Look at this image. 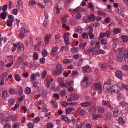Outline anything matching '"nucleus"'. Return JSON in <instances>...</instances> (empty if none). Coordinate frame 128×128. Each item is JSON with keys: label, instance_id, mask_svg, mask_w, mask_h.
I'll use <instances>...</instances> for the list:
<instances>
[{"label": "nucleus", "instance_id": "13", "mask_svg": "<svg viewBox=\"0 0 128 128\" xmlns=\"http://www.w3.org/2000/svg\"><path fill=\"white\" fill-rule=\"evenodd\" d=\"M52 40V36L50 35H46L44 38V42L46 44H48Z\"/></svg>", "mask_w": 128, "mask_h": 128}, {"label": "nucleus", "instance_id": "50", "mask_svg": "<svg viewBox=\"0 0 128 128\" xmlns=\"http://www.w3.org/2000/svg\"><path fill=\"white\" fill-rule=\"evenodd\" d=\"M46 76H48V72L46 71H43L42 72V78L44 80L46 78Z\"/></svg>", "mask_w": 128, "mask_h": 128}, {"label": "nucleus", "instance_id": "33", "mask_svg": "<svg viewBox=\"0 0 128 128\" xmlns=\"http://www.w3.org/2000/svg\"><path fill=\"white\" fill-rule=\"evenodd\" d=\"M105 34H106V38H110V36H112V30H107Z\"/></svg>", "mask_w": 128, "mask_h": 128}, {"label": "nucleus", "instance_id": "20", "mask_svg": "<svg viewBox=\"0 0 128 128\" xmlns=\"http://www.w3.org/2000/svg\"><path fill=\"white\" fill-rule=\"evenodd\" d=\"M81 106L82 108H88V106H92V103L90 102H86L81 104Z\"/></svg>", "mask_w": 128, "mask_h": 128}, {"label": "nucleus", "instance_id": "18", "mask_svg": "<svg viewBox=\"0 0 128 128\" xmlns=\"http://www.w3.org/2000/svg\"><path fill=\"white\" fill-rule=\"evenodd\" d=\"M118 124H120V126H124L126 124V122L122 118H120L118 120Z\"/></svg>", "mask_w": 128, "mask_h": 128}, {"label": "nucleus", "instance_id": "29", "mask_svg": "<svg viewBox=\"0 0 128 128\" xmlns=\"http://www.w3.org/2000/svg\"><path fill=\"white\" fill-rule=\"evenodd\" d=\"M82 86H88V78H84V80L82 82Z\"/></svg>", "mask_w": 128, "mask_h": 128}, {"label": "nucleus", "instance_id": "63", "mask_svg": "<svg viewBox=\"0 0 128 128\" xmlns=\"http://www.w3.org/2000/svg\"><path fill=\"white\" fill-rule=\"evenodd\" d=\"M120 86L121 88H125V90H128V86L124 85V84H122V83H120Z\"/></svg>", "mask_w": 128, "mask_h": 128}, {"label": "nucleus", "instance_id": "24", "mask_svg": "<svg viewBox=\"0 0 128 128\" xmlns=\"http://www.w3.org/2000/svg\"><path fill=\"white\" fill-rule=\"evenodd\" d=\"M59 86L62 88H68V86L64 82L60 84Z\"/></svg>", "mask_w": 128, "mask_h": 128}, {"label": "nucleus", "instance_id": "12", "mask_svg": "<svg viewBox=\"0 0 128 128\" xmlns=\"http://www.w3.org/2000/svg\"><path fill=\"white\" fill-rule=\"evenodd\" d=\"M82 72L84 74H86V72H92V69L90 68V66H85L82 68Z\"/></svg>", "mask_w": 128, "mask_h": 128}, {"label": "nucleus", "instance_id": "51", "mask_svg": "<svg viewBox=\"0 0 128 128\" xmlns=\"http://www.w3.org/2000/svg\"><path fill=\"white\" fill-rule=\"evenodd\" d=\"M52 90H54L55 92H58L59 90H60V88L58 86H55V87H52L51 88Z\"/></svg>", "mask_w": 128, "mask_h": 128}, {"label": "nucleus", "instance_id": "10", "mask_svg": "<svg viewBox=\"0 0 128 128\" xmlns=\"http://www.w3.org/2000/svg\"><path fill=\"white\" fill-rule=\"evenodd\" d=\"M76 110V109L74 108H66V114H72Z\"/></svg>", "mask_w": 128, "mask_h": 128}, {"label": "nucleus", "instance_id": "19", "mask_svg": "<svg viewBox=\"0 0 128 128\" xmlns=\"http://www.w3.org/2000/svg\"><path fill=\"white\" fill-rule=\"evenodd\" d=\"M51 104H52L53 106L55 108H58V102L56 100H54L51 101Z\"/></svg>", "mask_w": 128, "mask_h": 128}, {"label": "nucleus", "instance_id": "28", "mask_svg": "<svg viewBox=\"0 0 128 128\" xmlns=\"http://www.w3.org/2000/svg\"><path fill=\"white\" fill-rule=\"evenodd\" d=\"M59 95L61 98H64L66 96V90H62L59 92Z\"/></svg>", "mask_w": 128, "mask_h": 128}, {"label": "nucleus", "instance_id": "34", "mask_svg": "<svg viewBox=\"0 0 128 128\" xmlns=\"http://www.w3.org/2000/svg\"><path fill=\"white\" fill-rule=\"evenodd\" d=\"M45 86H46V88H50L52 86V83L50 81V80H46L44 82Z\"/></svg>", "mask_w": 128, "mask_h": 128}, {"label": "nucleus", "instance_id": "4", "mask_svg": "<svg viewBox=\"0 0 128 128\" xmlns=\"http://www.w3.org/2000/svg\"><path fill=\"white\" fill-rule=\"evenodd\" d=\"M17 52H24V44L22 42L17 44Z\"/></svg>", "mask_w": 128, "mask_h": 128}, {"label": "nucleus", "instance_id": "11", "mask_svg": "<svg viewBox=\"0 0 128 128\" xmlns=\"http://www.w3.org/2000/svg\"><path fill=\"white\" fill-rule=\"evenodd\" d=\"M60 4H62V2H60V4H56L55 6V10L57 14H59L60 12V10H62V8H60Z\"/></svg>", "mask_w": 128, "mask_h": 128}, {"label": "nucleus", "instance_id": "47", "mask_svg": "<svg viewBox=\"0 0 128 128\" xmlns=\"http://www.w3.org/2000/svg\"><path fill=\"white\" fill-rule=\"evenodd\" d=\"M36 74H32L30 77L31 82H36Z\"/></svg>", "mask_w": 128, "mask_h": 128}, {"label": "nucleus", "instance_id": "61", "mask_svg": "<svg viewBox=\"0 0 128 128\" xmlns=\"http://www.w3.org/2000/svg\"><path fill=\"white\" fill-rule=\"evenodd\" d=\"M28 126V128H34V124L32 123V122H29L27 124Z\"/></svg>", "mask_w": 128, "mask_h": 128}, {"label": "nucleus", "instance_id": "38", "mask_svg": "<svg viewBox=\"0 0 128 128\" xmlns=\"http://www.w3.org/2000/svg\"><path fill=\"white\" fill-rule=\"evenodd\" d=\"M26 94H32V89L28 87L26 88L25 91Z\"/></svg>", "mask_w": 128, "mask_h": 128}, {"label": "nucleus", "instance_id": "17", "mask_svg": "<svg viewBox=\"0 0 128 128\" xmlns=\"http://www.w3.org/2000/svg\"><path fill=\"white\" fill-rule=\"evenodd\" d=\"M116 76L118 78L122 80V71H117L116 73Z\"/></svg>", "mask_w": 128, "mask_h": 128}, {"label": "nucleus", "instance_id": "31", "mask_svg": "<svg viewBox=\"0 0 128 128\" xmlns=\"http://www.w3.org/2000/svg\"><path fill=\"white\" fill-rule=\"evenodd\" d=\"M120 106H123V108H126V106H128V103L126 102H125L124 100L120 101Z\"/></svg>", "mask_w": 128, "mask_h": 128}, {"label": "nucleus", "instance_id": "21", "mask_svg": "<svg viewBox=\"0 0 128 128\" xmlns=\"http://www.w3.org/2000/svg\"><path fill=\"white\" fill-rule=\"evenodd\" d=\"M108 64L106 63L103 64L101 66L102 70L104 71L108 70Z\"/></svg>", "mask_w": 128, "mask_h": 128}, {"label": "nucleus", "instance_id": "53", "mask_svg": "<svg viewBox=\"0 0 128 128\" xmlns=\"http://www.w3.org/2000/svg\"><path fill=\"white\" fill-rule=\"evenodd\" d=\"M66 84H67V86H72L74 84V82L68 80L66 81Z\"/></svg>", "mask_w": 128, "mask_h": 128}, {"label": "nucleus", "instance_id": "37", "mask_svg": "<svg viewBox=\"0 0 128 128\" xmlns=\"http://www.w3.org/2000/svg\"><path fill=\"white\" fill-rule=\"evenodd\" d=\"M117 98L118 100H124V95H122L120 93H119L118 94Z\"/></svg>", "mask_w": 128, "mask_h": 128}, {"label": "nucleus", "instance_id": "2", "mask_svg": "<svg viewBox=\"0 0 128 128\" xmlns=\"http://www.w3.org/2000/svg\"><path fill=\"white\" fill-rule=\"evenodd\" d=\"M62 64H58L56 66V70L52 72L53 76H60L62 74Z\"/></svg>", "mask_w": 128, "mask_h": 128}, {"label": "nucleus", "instance_id": "39", "mask_svg": "<svg viewBox=\"0 0 128 128\" xmlns=\"http://www.w3.org/2000/svg\"><path fill=\"white\" fill-rule=\"evenodd\" d=\"M60 50L62 52H68V47L62 46Z\"/></svg>", "mask_w": 128, "mask_h": 128}, {"label": "nucleus", "instance_id": "57", "mask_svg": "<svg viewBox=\"0 0 128 128\" xmlns=\"http://www.w3.org/2000/svg\"><path fill=\"white\" fill-rule=\"evenodd\" d=\"M48 51L46 50H43L42 56L44 58H46L48 56Z\"/></svg>", "mask_w": 128, "mask_h": 128}, {"label": "nucleus", "instance_id": "26", "mask_svg": "<svg viewBox=\"0 0 128 128\" xmlns=\"http://www.w3.org/2000/svg\"><path fill=\"white\" fill-rule=\"evenodd\" d=\"M112 118V114L108 112L105 114V120H110Z\"/></svg>", "mask_w": 128, "mask_h": 128}, {"label": "nucleus", "instance_id": "43", "mask_svg": "<svg viewBox=\"0 0 128 128\" xmlns=\"http://www.w3.org/2000/svg\"><path fill=\"white\" fill-rule=\"evenodd\" d=\"M110 104V101L103 100L102 101V106H108V105Z\"/></svg>", "mask_w": 128, "mask_h": 128}, {"label": "nucleus", "instance_id": "42", "mask_svg": "<svg viewBox=\"0 0 128 128\" xmlns=\"http://www.w3.org/2000/svg\"><path fill=\"white\" fill-rule=\"evenodd\" d=\"M9 93L10 94H18V92L14 88H11L9 90Z\"/></svg>", "mask_w": 128, "mask_h": 128}, {"label": "nucleus", "instance_id": "8", "mask_svg": "<svg viewBox=\"0 0 128 128\" xmlns=\"http://www.w3.org/2000/svg\"><path fill=\"white\" fill-rule=\"evenodd\" d=\"M94 86L96 90H99L98 94H100L102 92V86L100 84H96Z\"/></svg>", "mask_w": 128, "mask_h": 128}, {"label": "nucleus", "instance_id": "60", "mask_svg": "<svg viewBox=\"0 0 128 128\" xmlns=\"http://www.w3.org/2000/svg\"><path fill=\"white\" fill-rule=\"evenodd\" d=\"M82 10V8H76V10H73V13L74 14V12H80Z\"/></svg>", "mask_w": 128, "mask_h": 128}, {"label": "nucleus", "instance_id": "54", "mask_svg": "<svg viewBox=\"0 0 128 128\" xmlns=\"http://www.w3.org/2000/svg\"><path fill=\"white\" fill-rule=\"evenodd\" d=\"M33 58L35 60H38V53L34 52V54Z\"/></svg>", "mask_w": 128, "mask_h": 128}, {"label": "nucleus", "instance_id": "23", "mask_svg": "<svg viewBox=\"0 0 128 128\" xmlns=\"http://www.w3.org/2000/svg\"><path fill=\"white\" fill-rule=\"evenodd\" d=\"M58 48L54 47L52 48V51L51 52L52 56H54V54H56V52H58Z\"/></svg>", "mask_w": 128, "mask_h": 128}, {"label": "nucleus", "instance_id": "56", "mask_svg": "<svg viewBox=\"0 0 128 128\" xmlns=\"http://www.w3.org/2000/svg\"><path fill=\"white\" fill-rule=\"evenodd\" d=\"M104 38H106V33H101L100 35V40Z\"/></svg>", "mask_w": 128, "mask_h": 128}, {"label": "nucleus", "instance_id": "45", "mask_svg": "<svg viewBox=\"0 0 128 128\" xmlns=\"http://www.w3.org/2000/svg\"><path fill=\"white\" fill-rule=\"evenodd\" d=\"M40 122V118L37 117L35 118L34 120H33V122L34 124H38Z\"/></svg>", "mask_w": 128, "mask_h": 128}, {"label": "nucleus", "instance_id": "35", "mask_svg": "<svg viewBox=\"0 0 128 128\" xmlns=\"http://www.w3.org/2000/svg\"><path fill=\"white\" fill-rule=\"evenodd\" d=\"M122 40V41H123V42H128V36H121Z\"/></svg>", "mask_w": 128, "mask_h": 128}, {"label": "nucleus", "instance_id": "5", "mask_svg": "<svg viewBox=\"0 0 128 128\" xmlns=\"http://www.w3.org/2000/svg\"><path fill=\"white\" fill-rule=\"evenodd\" d=\"M116 60L118 62H122V60H124L122 50H120L118 52H117V56L116 58Z\"/></svg>", "mask_w": 128, "mask_h": 128}, {"label": "nucleus", "instance_id": "55", "mask_svg": "<svg viewBox=\"0 0 128 128\" xmlns=\"http://www.w3.org/2000/svg\"><path fill=\"white\" fill-rule=\"evenodd\" d=\"M101 42L102 44L106 45L108 44V40L106 38H103Z\"/></svg>", "mask_w": 128, "mask_h": 128}, {"label": "nucleus", "instance_id": "14", "mask_svg": "<svg viewBox=\"0 0 128 128\" xmlns=\"http://www.w3.org/2000/svg\"><path fill=\"white\" fill-rule=\"evenodd\" d=\"M8 12H2L0 15V18H2V20H6V19L8 16Z\"/></svg>", "mask_w": 128, "mask_h": 128}, {"label": "nucleus", "instance_id": "58", "mask_svg": "<svg viewBox=\"0 0 128 128\" xmlns=\"http://www.w3.org/2000/svg\"><path fill=\"white\" fill-rule=\"evenodd\" d=\"M82 36L84 40H88V35L86 33H83Z\"/></svg>", "mask_w": 128, "mask_h": 128}, {"label": "nucleus", "instance_id": "7", "mask_svg": "<svg viewBox=\"0 0 128 128\" xmlns=\"http://www.w3.org/2000/svg\"><path fill=\"white\" fill-rule=\"evenodd\" d=\"M65 44L66 46H68L70 44V33H66L64 36Z\"/></svg>", "mask_w": 128, "mask_h": 128}, {"label": "nucleus", "instance_id": "48", "mask_svg": "<svg viewBox=\"0 0 128 128\" xmlns=\"http://www.w3.org/2000/svg\"><path fill=\"white\" fill-rule=\"evenodd\" d=\"M8 20H10V22H14L16 20L14 19V16H12V15H9L8 16Z\"/></svg>", "mask_w": 128, "mask_h": 128}, {"label": "nucleus", "instance_id": "64", "mask_svg": "<svg viewBox=\"0 0 128 128\" xmlns=\"http://www.w3.org/2000/svg\"><path fill=\"white\" fill-rule=\"evenodd\" d=\"M122 70H126V72H128V65H124L122 66Z\"/></svg>", "mask_w": 128, "mask_h": 128}, {"label": "nucleus", "instance_id": "16", "mask_svg": "<svg viewBox=\"0 0 128 128\" xmlns=\"http://www.w3.org/2000/svg\"><path fill=\"white\" fill-rule=\"evenodd\" d=\"M61 118L62 120H64V122H68V124H70V122H72L70 120V118H68L66 116H62Z\"/></svg>", "mask_w": 128, "mask_h": 128}, {"label": "nucleus", "instance_id": "1", "mask_svg": "<svg viewBox=\"0 0 128 128\" xmlns=\"http://www.w3.org/2000/svg\"><path fill=\"white\" fill-rule=\"evenodd\" d=\"M120 84L118 83V84H114L111 87L110 84L106 82L104 84V90H106L107 92H109L110 94H112V92H114V94L120 92L122 88Z\"/></svg>", "mask_w": 128, "mask_h": 128}, {"label": "nucleus", "instance_id": "44", "mask_svg": "<svg viewBox=\"0 0 128 128\" xmlns=\"http://www.w3.org/2000/svg\"><path fill=\"white\" fill-rule=\"evenodd\" d=\"M8 94V90H5L2 92V98H6Z\"/></svg>", "mask_w": 128, "mask_h": 128}, {"label": "nucleus", "instance_id": "32", "mask_svg": "<svg viewBox=\"0 0 128 128\" xmlns=\"http://www.w3.org/2000/svg\"><path fill=\"white\" fill-rule=\"evenodd\" d=\"M76 32H78L79 34H82L84 32V29L82 28V27H77L76 28Z\"/></svg>", "mask_w": 128, "mask_h": 128}, {"label": "nucleus", "instance_id": "15", "mask_svg": "<svg viewBox=\"0 0 128 128\" xmlns=\"http://www.w3.org/2000/svg\"><path fill=\"white\" fill-rule=\"evenodd\" d=\"M114 114L115 118H118V116H120V108H115Z\"/></svg>", "mask_w": 128, "mask_h": 128}, {"label": "nucleus", "instance_id": "30", "mask_svg": "<svg viewBox=\"0 0 128 128\" xmlns=\"http://www.w3.org/2000/svg\"><path fill=\"white\" fill-rule=\"evenodd\" d=\"M102 115H93V120H98V118H102Z\"/></svg>", "mask_w": 128, "mask_h": 128}, {"label": "nucleus", "instance_id": "52", "mask_svg": "<svg viewBox=\"0 0 128 128\" xmlns=\"http://www.w3.org/2000/svg\"><path fill=\"white\" fill-rule=\"evenodd\" d=\"M79 50H80V49L78 48H72L71 50V52H75V54H78Z\"/></svg>", "mask_w": 128, "mask_h": 128}, {"label": "nucleus", "instance_id": "3", "mask_svg": "<svg viewBox=\"0 0 128 128\" xmlns=\"http://www.w3.org/2000/svg\"><path fill=\"white\" fill-rule=\"evenodd\" d=\"M80 98V95L76 94H72L70 95V98L68 99V102H74L78 100Z\"/></svg>", "mask_w": 128, "mask_h": 128}, {"label": "nucleus", "instance_id": "49", "mask_svg": "<svg viewBox=\"0 0 128 128\" xmlns=\"http://www.w3.org/2000/svg\"><path fill=\"white\" fill-rule=\"evenodd\" d=\"M70 103H68V102H62V105L64 108H66V107L68 106H70Z\"/></svg>", "mask_w": 128, "mask_h": 128}, {"label": "nucleus", "instance_id": "59", "mask_svg": "<svg viewBox=\"0 0 128 128\" xmlns=\"http://www.w3.org/2000/svg\"><path fill=\"white\" fill-rule=\"evenodd\" d=\"M34 40L32 38H30L27 41V44H33Z\"/></svg>", "mask_w": 128, "mask_h": 128}, {"label": "nucleus", "instance_id": "46", "mask_svg": "<svg viewBox=\"0 0 128 128\" xmlns=\"http://www.w3.org/2000/svg\"><path fill=\"white\" fill-rule=\"evenodd\" d=\"M16 50H18V44H14L12 48V52H16Z\"/></svg>", "mask_w": 128, "mask_h": 128}, {"label": "nucleus", "instance_id": "62", "mask_svg": "<svg viewBox=\"0 0 128 128\" xmlns=\"http://www.w3.org/2000/svg\"><path fill=\"white\" fill-rule=\"evenodd\" d=\"M34 50L36 52H40V46H38V45H36L34 46Z\"/></svg>", "mask_w": 128, "mask_h": 128}, {"label": "nucleus", "instance_id": "22", "mask_svg": "<svg viewBox=\"0 0 128 128\" xmlns=\"http://www.w3.org/2000/svg\"><path fill=\"white\" fill-rule=\"evenodd\" d=\"M62 22H63L62 28H64L66 26V24L68 23V18L66 17L63 18H62Z\"/></svg>", "mask_w": 128, "mask_h": 128}, {"label": "nucleus", "instance_id": "40", "mask_svg": "<svg viewBox=\"0 0 128 128\" xmlns=\"http://www.w3.org/2000/svg\"><path fill=\"white\" fill-rule=\"evenodd\" d=\"M98 112L100 114H104L106 112V108L104 107H100L98 109Z\"/></svg>", "mask_w": 128, "mask_h": 128}, {"label": "nucleus", "instance_id": "6", "mask_svg": "<svg viewBox=\"0 0 128 128\" xmlns=\"http://www.w3.org/2000/svg\"><path fill=\"white\" fill-rule=\"evenodd\" d=\"M30 32V30H26V28H22L20 29V38H24V34H28Z\"/></svg>", "mask_w": 128, "mask_h": 128}, {"label": "nucleus", "instance_id": "9", "mask_svg": "<svg viewBox=\"0 0 128 128\" xmlns=\"http://www.w3.org/2000/svg\"><path fill=\"white\" fill-rule=\"evenodd\" d=\"M88 20H86V24L90 22H94L96 20V16L94 15H90L88 16Z\"/></svg>", "mask_w": 128, "mask_h": 128}, {"label": "nucleus", "instance_id": "41", "mask_svg": "<svg viewBox=\"0 0 128 128\" xmlns=\"http://www.w3.org/2000/svg\"><path fill=\"white\" fill-rule=\"evenodd\" d=\"M24 62V58L22 57H20L17 60L18 64H22Z\"/></svg>", "mask_w": 128, "mask_h": 128}, {"label": "nucleus", "instance_id": "36", "mask_svg": "<svg viewBox=\"0 0 128 128\" xmlns=\"http://www.w3.org/2000/svg\"><path fill=\"white\" fill-rule=\"evenodd\" d=\"M54 125L52 122H49L46 124V128H54Z\"/></svg>", "mask_w": 128, "mask_h": 128}, {"label": "nucleus", "instance_id": "27", "mask_svg": "<svg viewBox=\"0 0 128 128\" xmlns=\"http://www.w3.org/2000/svg\"><path fill=\"white\" fill-rule=\"evenodd\" d=\"M14 78L16 82H22V77L18 74L14 75Z\"/></svg>", "mask_w": 128, "mask_h": 128}, {"label": "nucleus", "instance_id": "25", "mask_svg": "<svg viewBox=\"0 0 128 128\" xmlns=\"http://www.w3.org/2000/svg\"><path fill=\"white\" fill-rule=\"evenodd\" d=\"M120 32H122V30L118 28H114L113 30V34H120Z\"/></svg>", "mask_w": 128, "mask_h": 128}]
</instances>
